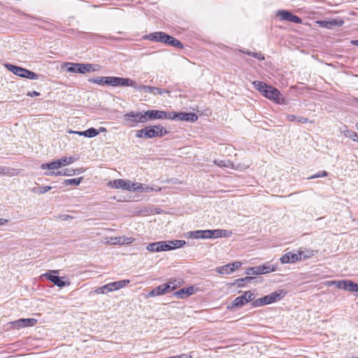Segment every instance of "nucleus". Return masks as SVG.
Instances as JSON below:
<instances>
[{"instance_id":"nucleus-1","label":"nucleus","mask_w":358,"mask_h":358,"mask_svg":"<svg viewBox=\"0 0 358 358\" xmlns=\"http://www.w3.org/2000/svg\"><path fill=\"white\" fill-rule=\"evenodd\" d=\"M175 115L173 112H165L158 110H150L146 112H131L124 115V120L127 124L133 127L138 122H145L150 119H170L174 120Z\"/></svg>"},{"instance_id":"nucleus-2","label":"nucleus","mask_w":358,"mask_h":358,"mask_svg":"<svg viewBox=\"0 0 358 358\" xmlns=\"http://www.w3.org/2000/svg\"><path fill=\"white\" fill-rule=\"evenodd\" d=\"M147 38L150 41L161 42L172 47H176L180 49L183 48V45L182 43L174 37L166 34L164 32L157 31L152 34H150Z\"/></svg>"},{"instance_id":"nucleus-3","label":"nucleus","mask_w":358,"mask_h":358,"mask_svg":"<svg viewBox=\"0 0 358 358\" xmlns=\"http://www.w3.org/2000/svg\"><path fill=\"white\" fill-rule=\"evenodd\" d=\"M64 65L67 66V71L74 73L85 74L94 72L99 69V66L92 64L66 62Z\"/></svg>"},{"instance_id":"nucleus-4","label":"nucleus","mask_w":358,"mask_h":358,"mask_svg":"<svg viewBox=\"0 0 358 358\" xmlns=\"http://www.w3.org/2000/svg\"><path fill=\"white\" fill-rule=\"evenodd\" d=\"M285 294V293L283 292V290L274 292L262 298L256 299L255 301H253V307H260L272 303L282 299Z\"/></svg>"},{"instance_id":"nucleus-5","label":"nucleus","mask_w":358,"mask_h":358,"mask_svg":"<svg viewBox=\"0 0 358 358\" xmlns=\"http://www.w3.org/2000/svg\"><path fill=\"white\" fill-rule=\"evenodd\" d=\"M107 85L113 86V87H132L134 88H137V85L136 81L130 79L125 78L121 77L116 76H108V79L106 80Z\"/></svg>"},{"instance_id":"nucleus-6","label":"nucleus","mask_w":358,"mask_h":358,"mask_svg":"<svg viewBox=\"0 0 358 358\" xmlns=\"http://www.w3.org/2000/svg\"><path fill=\"white\" fill-rule=\"evenodd\" d=\"M255 296L252 291H246L241 296L236 297L231 303V308H240L248 302H251L253 306V301H255Z\"/></svg>"},{"instance_id":"nucleus-7","label":"nucleus","mask_w":358,"mask_h":358,"mask_svg":"<svg viewBox=\"0 0 358 358\" xmlns=\"http://www.w3.org/2000/svg\"><path fill=\"white\" fill-rule=\"evenodd\" d=\"M108 185L111 187L116 189H122L124 190L134 191L135 182H132L130 180H125L123 179H116L110 180Z\"/></svg>"},{"instance_id":"nucleus-8","label":"nucleus","mask_w":358,"mask_h":358,"mask_svg":"<svg viewBox=\"0 0 358 358\" xmlns=\"http://www.w3.org/2000/svg\"><path fill=\"white\" fill-rule=\"evenodd\" d=\"M58 273V270H52L50 273H45L43 274V276L59 287H63L66 285H69V282H65L62 280L64 278H60L55 275Z\"/></svg>"},{"instance_id":"nucleus-9","label":"nucleus","mask_w":358,"mask_h":358,"mask_svg":"<svg viewBox=\"0 0 358 358\" xmlns=\"http://www.w3.org/2000/svg\"><path fill=\"white\" fill-rule=\"evenodd\" d=\"M263 96L277 103H282L284 102V98L279 90L272 86H269Z\"/></svg>"},{"instance_id":"nucleus-10","label":"nucleus","mask_w":358,"mask_h":358,"mask_svg":"<svg viewBox=\"0 0 358 358\" xmlns=\"http://www.w3.org/2000/svg\"><path fill=\"white\" fill-rule=\"evenodd\" d=\"M135 89L145 93H151L153 95H163L164 94H167L169 95L171 93V92L168 90L144 85H137V88Z\"/></svg>"},{"instance_id":"nucleus-11","label":"nucleus","mask_w":358,"mask_h":358,"mask_svg":"<svg viewBox=\"0 0 358 358\" xmlns=\"http://www.w3.org/2000/svg\"><path fill=\"white\" fill-rule=\"evenodd\" d=\"M276 16L279 17L281 20L291 22L296 24H300L302 22L299 17L292 14L291 12L287 10H278L276 13Z\"/></svg>"},{"instance_id":"nucleus-12","label":"nucleus","mask_w":358,"mask_h":358,"mask_svg":"<svg viewBox=\"0 0 358 358\" xmlns=\"http://www.w3.org/2000/svg\"><path fill=\"white\" fill-rule=\"evenodd\" d=\"M173 282H167L161 285H159L156 288L153 289L148 294V296H156L164 294L170 291L176 289V286H171Z\"/></svg>"},{"instance_id":"nucleus-13","label":"nucleus","mask_w":358,"mask_h":358,"mask_svg":"<svg viewBox=\"0 0 358 358\" xmlns=\"http://www.w3.org/2000/svg\"><path fill=\"white\" fill-rule=\"evenodd\" d=\"M330 284H336L338 288L349 292H358V285L351 280L331 281Z\"/></svg>"},{"instance_id":"nucleus-14","label":"nucleus","mask_w":358,"mask_h":358,"mask_svg":"<svg viewBox=\"0 0 358 358\" xmlns=\"http://www.w3.org/2000/svg\"><path fill=\"white\" fill-rule=\"evenodd\" d=\"M37 323V320L34 318L19 319L11 322L10 325L14 329H21L26 327H33Z\"/></svg>"},{"instance_id":"nucleus-15","label":"nucleus","mask_w":358,"mask_h":358,"mask_svg":"<svg viewBox=\"0 0 358 358\" xmlns=\"http://www.w3.org/2000/svg\"><path fill=\"white\" fill-rule=\"evenodd\" d=\"M302 255L303 252L301 251H299L297 253H292L289 252L280 257V262L282 264L294 263L299 260L302 259Z\"/></svg>"},{"instance_id":"nucleus-16","label":"nucleus","mask_w":358,"mask_h":358,"mask_svg":"<svg viewBox=\"0 0 358 358\" xmlns=\"http://www.w3.org/2000/svg\"><path fill=\"white\" fill-rule=\"evenodd\" d=\"M241 265L240 262H235L227 265L216 268V271L222 275H227L234 272L235 269L238 268Z\"/></svg>"},{"instance_id":"nucleus-17","label":"nucleus","mask_w":358,"mask_h":358,"mask_svg":"<svg viewBox=\"0 0 358 358\" xmlns=\"http://www.w3.org/2000/svg\"><path fill=\"white\" fill-rule=\"evenodd\" d=\"M166 131L163 127L159 126H153L145 127L141 130L138 131V134H166Z\"/></svg>"},{"instance_id":"nucleus-18","label":"nucleus","mask_w":358,"mask_h":358,"mask_svg":"<svg viewBox=\"0 0 358 358\" xmlns=\"http://www.w3.org/2000/svg\"><path fill=\"white\" fill-rule=\"evenodd\" d=\"M174 120H185L188 122H195L197 120L198 117L195 113H175Z\"/></svg>"},{"instance_id":"nucleus-19","label":"nucleus","mask_w":358,"mask_h":358,"mask_svg":"<svg viewBox=\"0 0 358 358\" xmlns=\"http://www.w3.org/2000/svg\"><path fill=\"white\" fill-rule=\"evenodd\" d=\"M209 231V238H220V237H229L231 235V231L225 229H213Z\"/></svg>"},{"instance_id":"nucleus-20","label":"nucleus","mask_w":358,"mask_h":358,"mask_svg":"<svg viewBox=\"0 0 358 358\" xmlns=\"http://www.w3.org/2000/svg\"><path fill=\"white\" fill-rule=\"evenodd\" d=\"M6 67L7 68L8 70H9L13 74L18 76L21 78L24 77L25 73L27 70V69L22 68L20 66H17L10 64H6Z\"/></svg>"},{"instance_id":"nucleus-21","label":"nucleus","mask_w":358,"mask_h":358,"mask_svg":"<svg viewBox=\"0 0 358 358\" xmlns=\"http://www.w3.org/2000/svg\"><path fill=\"white\" fill-rule=\"evenodd\" d=\"M107 130L105 127H100L99 129L90 128L84 131H71L70 130L69 134H99V133L106 132Z\"/></svg>"},{"instance_id":"nucleus-22","label":"nucleus","mask_w":358,"mask_h":358,"mask_svg":"<svg viewBox=\"0 0 358 358\" xmlns=\"http://www.w3.org/2000/svg\"><path fill=\"white\" fill-rule=\"evenodd\" d=\"M83 171H84V170L83 168L77 169V170H74L72 169H65L62 171H57V173H55V172L45 173V175L51 176V175L55 174L57 176L63 175V176H71L75 175L76 173V172L80 173H83Z\"/></svg>"},{"instance_id":"nucleus-23","label":"nucleus","mask_w":358,"mask_h":358,"mask_svg":"<svg viewBox=\"0 0 358 358\" xmlns=\"http://www.w3.org/2000/svg\"><path fill=\"white\" fill-rule=\"evenodd\" d=\"M161 190L160 187L158 188H154L152 187H149L148 185L139 183V182H135L134 185V192H159Z\"/></svg>"},{"instance_id":"nucleus-24","label":"nucleus","mask_w":358,"mask_h":358,"mask_svg":"<svg viewBox=\"0 0 358 358\" xmlns=\"http://www.w3.org/2000/svg\"><path fill=\"white\" fill-rule=\"evenodd\" d=\"M188 234H189V236L190 238H196V239H198V238H203V239L210 238H209V231H208V229H207V230L192 231H189Z\"/></svg>"},{"instance_id":"nucleus-25","label":"nucleus","mask_w":358,"mask_h":358,"mask_svg":"<svg viewBox=\"0 0 358 358\" xmlns=\"http://www.w3.org/2000/svg\"><path fill=\"white\" fill-rule=\"evenodd\" d=\"M20 173V170L8 166H0V176H16Z\"/></svg>"},{"instance_id":"nucleus-26","label":"nucleus","mask_w":358,"mask_h":358,"mask_svg":"<svg viewBox=\"0 0 358 358\" xmlns=\"http://www.w3.org/2000/svg\"><path fill=\"white\" fill-rule=\"evenodd\" d=\"M194 288L193 287H189L187 288H182L179 289L178 291L174 293V295L178 299H184L185 297H187L193 294Z\"/></svg>"},{"instance_id":"nucleus-27","label":"nucleus","mask_w":358,"mask_h":358,"mask_svg":"<svg viewBox=\"0 0 358 358\" xmlns=\"http://www.w3.org/2000/svg\"><path fill=\"white\" fill-rule=\"evenodd\" d=\"M116 290L115 282L103 285L95 290L96 294H106Z\"/></svg>"},{"instance_id":"nucleus-28","label":"nucleus","mask_w":358,"mask_h":358,"mask_svg":"<svg viewBox=\"0 0 358 358\" xmlns=\"http://www.w3.org/2000/svg\"><path fill=\"white\" fill-rule=\"evenodd\" d=\"M41 169L43 170H45V169H59L61 168V162L59 161V159L56 160V161H54V162H50V163H46V164H42L41 166Z\"/></svg>"},{"instance_id":"nucleus-29","label":"nucleus","mask_w":358,"mask_h":358,"mask_svg":"<svg viewBox=\"0 0 358 358\" xmlns=\"http://www.w3.org/2000/svg\"><path fill=\"white\" fill-rule=\"evenodd\" d=\"M255 88L258 90L259 92L262 94V95L265 93L266 90L269 87V85H267L265 83L255 80L252 83Z\"/></svg>"},{"instance_id":"nucleus-30","label":"nucleus","mask_w":358,"mask_h":358,"mask_svg":"<svg viewBox=\"0 0 358 358\" xmlns=\"http://www.w3.org/2000/svg\"><path fill=\"white\" fill-rule=\"evenodd\" d=\"M255 88L258 90L259 92L262 94V95L265 93L266 90L269 87V85H267L265 83L255 80L252 83Z\"/></svg>"},{"instance_id":"nucleus-31","label":"nucleus","mask_w":358,"mask_h":358,"mask_svg":"<svg viewBox=\"0 0 358 358\" xmlns=\"http://www.w3.org/2000/svg\"><path fill=\"white\" fill-rule=\"evenodd\" d=\"M253 279L252 277L246 276L245 278L236 279L233 283L232 285H236L237 287H243L244 283L250 282Z\"/></svg>"},{"instance_id":"nucleus-32","label":"nucleus","mask_w":358,"mask_h":358,"mask_svg":"<svg viewBox=\"0 0 358 358\" xmlns=\"http://www.w3.org/2000/svg\"><path fill=\"white\" fill-rule=\"evenodd\" d=\"M107 79H108V76H105V77L99 76V77H96L92 79H90L89 81L90 83H96L98 85H107V83H106Z\"/></svg>"},{"instance_id":"nucleus-33","label":"nucleus","mask_w":358,"mask_h":358,"mask_svg":"<svg viewBox=\"0 0 358 358\" xmlns=\"http://www.w3.org/2000/svg\"><path fill=\"white\" fill-rule=\"evenodd\" d=\"M52 189L50 186H43L40 187H34L31 189V192L36 194H42L48 192Z\"/></svg>"},{"instance_id":"nucleus-34","label":"nucleus","mask_w":358,"mask_h":358,"mask_svg":"<svg viewBox=\"0 0 358 358\" xmlns=\"http://www.w3.org/2000/svg\"><path fill=\"white\" fill-rule=\"evenodd\" d=\"M82 180V177L72 179H66L64 180V184L66 185L77 186L80 183Z\"/></svg>"},{"instance_id":"nucleus-35","label":"nucleus","mask_w":358,"mask_h":358,"mask_svg":"<svg viewBox=\"0 0 358 358\" xmlns=\"http://www.w3.org/2000/svg\"><path fill=\"white\" fill-rule=\"evenodd\" d=\"M76 159H77V158H76V157H62V158L59 159V161L61 162V167H62V166H64L66 165L71 164V163L75 162Z\"/></svg>"},{"instance_id":"nucleus-36","label":"nucleus","mask_w":358,"mask_h":358,"mask_svg":"<svg viewBox=\"0 0 358 358\" xmlns=\"http://www.w3.org/2000/svg\"><path fill=\"white\" fill-rule=\"evenodd\" d=\"M170 243L171 245V248L173 250L176 248H182L186 244V242L184 240H175L170 241Z\"/></svg>"},{"instance_id":"nucleus-37","label":"nucleus","mask_w":358,"mask_h":358,"mask_svg":"<svg viewBox=\"0 0 358 358\" xmlns=\"http://www.w3.org/2000/svg\"><path fill=\"white\" fill-rule=\"evenodd\" d=\"M160 251H168L172 250L170 241H159Z\"/></svg>"},{"instance_id":"nucleus-38","label":"nucleus","mask_w":358,"mask_h":358,"mask_svg":"<svg viewBox=\"0 0 358 358\" xmlns=\"http://www.w3.org/2000/svg\"><path fill=\"white\" fill-rule=\"evenodd\" d=\"M146 249L150 252H161L159 246V242L148 244Z\"/></svg>"},{"instance_id":"nucleus-39","label":"nucleus","mask_w":358,"mask_h":358,"mask_svg":"<svg viewBox=\"0 0 358 358\" xmlns=\"http://www.w3.org/2000/svg\"><path fill=\"white\" fill-rule=\"evenodd\" d=\"M24 78L30 80H37L39 78V75L27 69Z\"/></svg>"},{"instance_id":"nucleus-40","label":"nucleus","mask_w":358,"mask_h":358,"mask_svg":"<svg viewBox=\"0 0 358 358\" xmlns=\"http://www.w3.org/2000/svg\"><path fill=\"white\" fill-rule=\"evenodd\" d=\"M258 266L259 267V273L260 274H265L274 271V269L273 268H271L270 266L262 265Z\"/></svg>"},{"instance_id":"nucleus-41","label":"nucleus","mask_w":358,"mask_h":358,"mask_svg":"<svg viewBox=\"0 0 358 358\" xmlns=\"http://www.w3.org/2000/svg\"><path fill=\"white\" fill-rule=\"evenodd\" d=\"M243 53L250 55L253 57H255V58L258 59L259 60L264 59V57L262 55V54L261 52H250V51H245V52L243 51Z\"/></svg>"},{"instance_id":"nucleus-42","label":"nucleus","mask_w":358,"mask_h":358,"mask_svg":"<svg viewBox=\"0 0 358 358\" xmlns=\"http://www.w3.org/2000/svg\"><path fill=\"white\" fill-rule=\"evenodd\" d=\"M259 266H253V267L248 268L246 270L245 273L247 275H259L260 273H259Z\"/></svg>"},{"instance_id":"nucleus-43","label":"nucleus","mask_w":358,"mask_h":358,"mask_svg":"<svg viewBox=\"0 0 358 358\" xmlns=\"http://www.w3.org/2000/svg\"><path fill=\"white\" fill-rule=\"evenodd\" d=\"M129 283V280H123L115 281V284L116 290L125 287Z\"/></svg>"},{"instance_id":"nucleus-44","label":"nucleus","mask_w":358,"mask_h":358,"mask_svg":"<svg viewBox=\"0 0 358 358\" xmlns=\"http://www.w3.org/2000/svg\"><path fill=\"white\" fill-rule=\"evenodd\" d=\"M328 176V173L326 171H322L317 173L310 176L308 179H315L317 178L326 177Z\"/></svg>"},{"instance_id":"nucleus-45","label":"nucleus","mask_w":358,"mask_h":358,"mask_svg":"<svg viewBox=\"0 0 358 358\" xmlns=\"http://www.w3.org/2000/svg\"><path fill=\"white\" fill-rule=\"evenodd\" d=\"M301 252H303V255H301L302 257V259H308V258H310L313 256H314V251L313 250H308L307 252H303V251H301Z\"/></svg>"},{"instance_id":"nucleus-46","label":"nucleus","mask_w":358,"mask_h":358,"mask_svg":"<svg viewBox=\"0 0 358 358\" xmlns=\"http://www.w3.org/2000/svg\"><path fill=\"white\" fill-rule=\"evenodd\" d=\"M250 166V163H248V164H238L236 165V169L240 170V171H243L248 168H249Z\"/></svg>"},{"instance_id":"nucleus-47","label":"nucleus","mask_w":358,"mask_h":358,"mask_svg":"<svg viewBox=\"0 0 358 358\" xmlns=\"http://www.w3.org/2000/svg\"><path fill=\"white\" fill-rule=\"evenodd\" d=\"M122 241H121V243L122 244H129V243H131L134 239L133 238H128V237H124L123 236V238H122Z\"/></svg>"},{"instance_id":"nucleus-48","label":"nucleus","mask_w":358,"mask_h":358,"mask_svg":"<svg viewBox=\"0 0 358 358\" xmlns=\"http://www.w3.org/2000/svg\"><path fill=\"white\" fill-rule=\"evenodd\" d=\"M27 95L29 96H37L40 95V93L36 91L28 92Z\"/></svg>"},{"instance_id":"nucleus-49","label":"nucleus","mask_w":358,"mask_h":358,"mask_svg":"<svg viewBox=\"0 0 358 358\" xmlns=\"http://www.w3.org/2000/svg\"><path fill=\"white\" fill-rule=\"evenodd\" d=\"M287 119L290 122L297 121L298 117L292 115H287Z\"/></svg>"},{"instance_id":"nucleus-50","label":"nucleus","mask_w":358,"mask_h":358,"mask_svg":"<svg viewBox=\"0 0 358 358\" xmlns=\"http://www.w3.org/2000/svg\"><path fill=\"white\" fill-rule=\"evenodd\" d=\"M297 122L301 123H306L308 122V119L303 117H298Z\"/></svg>"},{"instance_id":"nucleus-51","label":"nucleus","mask_w":358,"mask_h":358,"mask_svg":"<svg viewBox=\"0 0 358 358\" xmlns=\"http://www.w3.org/2000/svg\"><path fill=\"white\" fill-rule=\"evenodd\" d=\"M229 162H227V163L224 162L223 161H220V162L217 164L220 166L229 167Z\"/></svg>"},{"instance_id":"nucleus-52","label":"nucleus","mask_w":358,"mask_h":358,"mask_svg":"<svg viewBox=\"0 0 358 358\" xmlns=\"http://www.w3.org/2000/svg\"><path fill=\"white\" fill-rule=\"evenodd\" d=\"M169 282H173V284H171V286H176V289L180 285L179 282H177L176 280L170 281Z\"/></svg>"},{"instance_id":"nucleus-53","label":"nucleus","mask_w":358,"mask_h":358,"mask_svg":"<svg viewBox=\"0 0 358 358\" xmlns=\"http://www.w3.org/2000/svg\"><path fill=\"white\" fill-rule=\"evenodd\" d=\"M8 222V220L3 218H0V225H3Z\"/></svg>"},{"instance_id":"nucleus-54","label":"nucleus","mask_w":358,"mask_h":358,"mask_svg":"<svg viewBox=\"0 0 358 358\" xmlns=\"http://www.w3.org/2000/svg\"><path fill=\"white\" fill-rule=\"evenodd\" d=\"M122 238H123V237H119V238H116L115 239L117 240V243H119V244H122V243H121V241H122V240H123Z\"/></svg>"},{"instance_id":"nucleus-55","label":"nucleus","mask_w":358,"mask_h":358,"mask_svg":"<svg viewBox=\"0 0 358 358\" xmlns=\"http://www.w3.org/2000/svg\"><path fill=\"white\" fill-rule=\"evenodd\" d=\"M352 138V140L353 141H356V142H358V136H351Z\"/></svg>"},{"instance_id":"nucleus-56","label":"nucleus","mask_w":358,"mask_h":358,"mask_svg":"<svg viewBox=\"0 0 358 358\" xmlns=\"http://www.w3.org/2000/svg\"><path fill=\"white\" fill-rule=\"evenodd\" d=\"M351 43L355 45H357L358 46V40H353V41H351Z\"/></svg>"},{"instance_id":"nucleus-57","label":"nucleus","mask_w":358,"mask_h":358,"mask_svg":"<svg viewBox=\"0 0 358 358\" xmlns=\"http://www.w3.org/2000/svg\"><path fill=\"white\" fill-rule=\"evenodd\" d=\"M138 137H143V136H138ZM145 137H148V138H152V137H154L155 136H151V135H149V136H144Z\"/></svg>"},{"instance_id":"nucleus-58","label":"nucleus","mask_w":358,"mask_h":358,"mask_svg":"<svg viewBox=\"0 0 358 358\" xmlns=\"http://www.w3.org/2000/svg\"><path fill=\"white\" fill-rule=\"evenodd\" d=\"M87 137H93L94 136H91V135H89V136H86Z\"/></svg>"},{"instance_id":"nucleus-59","label":"nucleus","mask_w":358,"mask_h":358,"mask_svg":"<svg viewBox=\"0 0 358 358\" xmlns=\"http://www.w3.org/2000/svg\"><path fill=\"white\" fill-rule=\"evenodd\" d=\"M357 130H358V122L357 123Z\"/></svg>"},{"instance_id":"nucleus-60","label":"nucleus","mask_w":358,"mask_h":358,"mask_svg":"<svg viewBox=\"0 0 358 358\" xmlns=\"http://www.w3.org/2000/svg\"><path fill=\"white\" fill-rule=\"evenodd\" d=\"M356 358H358V357H356Z\"/></svg>"}]
</instances>
